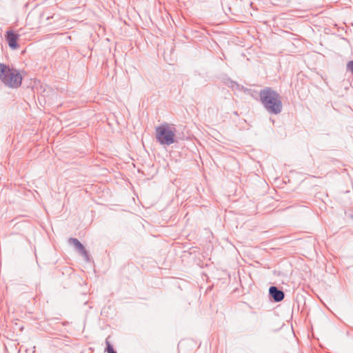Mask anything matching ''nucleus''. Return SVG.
Returning <instances> with one entry per match:
<instances>
[{"instance_id":"nucleus-1","label":"nucleus","mask_w":353,"mask_h":353,"mask_svg":"<svg viewBox=\"0 0 353 353\" xmlns=\"http://www.w3.org/2000/svg\"><path fill=\"white\" fill-rule=\"evenodd\" d=\"M259 100L264 109L270 114L282 112L283 103L280 94L270 87H265L259 93Z\"/></svg>"},{"instance_id":"nucleus-2","label":"nucleus","mask_w":353,"mask_h":353,"mask_svg":"<svg viewBox=\"0 0 353 353\" xmlns=\"http://www.w3.org/2000/svg\"><path fill=\"white\" fill-rule=\"evenodd\" d=\"M174 128L167 123L156 128V139L162 145H170L174 143Z\"/></svg>"},{"instance_id":"nucleus-3","label":"nucleus","mask_w":353,"mask_h":353,"mask_svg":"<svg viewBox=\"0 0 353 353\" xmlns=\"http://www.w3.org/2000/svg\"><path fill=\"white\" fill-rule=\"evenodd\" d=\"M21 81L22 77L18 70L10 68L8 75L3 81V83L9 88H17L21 85Z\"/></svg>"},{"instance_id":"nucleus-4","label":"nucleus","mask_w":353,"mask_h":353,"mask_svg":"<svg viewBox=\"0 0 353 353\" xmlns=\"http://www.w3.org/2000/svg\"><path fill=\"white\" fill-rule=\"evenodd\" d=\"M69 243L74 245L77 252L81 254L86 261H90L89 254L83 245L76 238H70Z\"/></svg>"},{"instance_id":"nucleus-5","label":"nucleus","mask_w":353,"mask_h":353,"mask_svg":"<svg viewBox=\"0 0 353 353\" xmlns=\"http://www.w3.org/2000/svg\"><path fill=\"white\" fill-rule=\"evenodd\" d=\"M19 34L14 32L12 30H9L6 33V41L8 46L12 49H17L19 47L17 44Z\"/></svg>"},{"instance_id":"nucleus-6","label":"nucleus","mask_w":353,"mask_h":353,"mask_svg":"<svg viewBox=\"0 0 353 353\" xmlns=\"http://www.w3.org/2000/svg\"><path fill=\"white\" fill-rule=\"evenodd\" d=\"M269 294L271 296V298L275 301V302H280L282 300H283L285 297V294L283 291L281 290H279L276 286H271L269 288Z\"/></svg>"},{"instance_id":"nucleus-7","label":"nucleus","mask_w":353,"mask_h":353,"mask_svg":"<svg viewBox=\"0 0 353 353\" xmlns=\"http://www.w3.org/2000/svg\"><path fill=\"white\" fill-rule=\"evenodd\" d=\"M10 68L5 64L0 63V80L3 83L10 72Z\"/></svg>"},{"instance_id":"nucleus-8","label":"nucleus","mask_w":353,"mask_h":353,"mask_svg":"<svg viewBox=\"0 0 353 353\" xmlns=\"http://www.w3.org/2000/svg\"><path fill=\"white\" fill-rule=\"evenodd\" d=\"M109 338H110V336H108L105 339V344H106L105 351L107 352V353H117V352L114 350L113 346L109 341Z\"/></svg>"},{"instance_id":"nucleus-9","label":"nucleus","mask_w":353,"mask_h":353,"mask_svg":"<svg viewBox=\"0 0 353 353\" xmlns=\"http://www.w3.org/2000/svg\"><path fill=\"white\" fill-rule=\"evenodd\" d=\"M346 69L347 71H350L352 74H353V60L347 62L346 65Z\"/></svg>"},{"instance_id":"nucleus-10","label":"nucleus","mask_w":353,"mask_h":353,"mask_svg":"<svg viewBox=\"0 0 353 353\" xmlns=\"http://www.w3.org/2000/svg\"><path fill=\"white\" fill-rule=\"evenodd\" d=\"M50 17H48L46 18V19H47V20H49V19H50Z\"/></svg>"}]
</instances>
